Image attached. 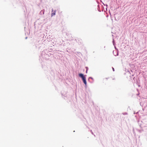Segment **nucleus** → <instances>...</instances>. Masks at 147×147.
<instances>
[{
    "mask_svg": "<svg viewBox=\"0 0 147 147\" xmlns=\"http://www.w3.org/2000/svg\"><path fill=\"white\" fill-rule=\"evenodd\" d=\"M79 76L80 77L82 78L83 82L85 85L86 86L87 85V82L86 80V78L84 76V75L82 74H79Z\"/></svg>",
    "mask_w": 147,
    "mask_h": 147,
    "instance_id": "1",
    "label": "nucleus"
},
{
    "mask_svg": "<svg viewBox=\"0 0 147 147\" xmlns=\"http://www.w3.org/2000/svg\"><path fill=\"white\" fill-rule=\"evenodd\" d=\"M55 12L51 14V16H53L55 15Z\"/></svg>",
    "mask_w": 147,
    "mask_h": 147,
    "instance_id": "2",
    "label": "nucleus"
}]
</instances>
